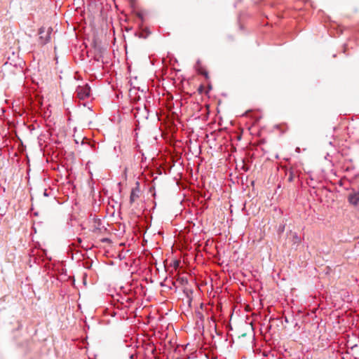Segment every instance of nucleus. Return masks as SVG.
Listing matches in <instances>:
<instances>
[{
    "mask_svg": "<svg viewBox=\"0 0 359 359\" xmlns=\"http://www.w3.org/2000/svg\"><path fill=\"white\" fill-rule=\"evenodd\" d=\"M292 177H289V180H290V181H291V180H292Z\"/></svg>",
    "mask_w": 359,
    "mask_h": 359,
    "instance_id": "obj_10",
    "label": "nucleus"
},
{
    "mask_svg": "<svg viewBox=\"0 0 359 359\" xmlns=\"http://www.w3.org/2000/svg\"><path fill=\"white\" fill-rule=\"evenodd\" d=\"M139 189H133L130 196V203H133L139 198Z\"/></svg>",
    "mask_w": 359,
    "mask_h": 359,
    "instance_id": "obj_3",
    "label": "nucleus"
},
{
    "mask_svg": "<svg viewBox=\"0 0 359 359\" xmlns=\"http://www.w3.org/2000/svg\"><path fill=\"white\" fill-rule=\"evenodd\" d=\"M348 201L350 203L353 205H357L359 202V195L358 194H350L348 196Z\"/></svg>",
    "mask_w": 359,
    "mask_h": 359,
    "instance_id": "obj_4",
    "label": "nucleus"
},
{
    "mask_svg": "<svg viewBox=\"0 0 359 359\" xmlns=\"http://www.w3.org/2000/svg\"><path fill=\"white\" fill-rule=\"evenodd\" d=\"M90 91V88L86 85L84 86H79L76 88V93L79 99L84 100L89 97Z\"/></svg>",
    "mask_w": 359,
    "mask_h": 359,
    "instance_id": "obj_2",
    "label": "nucleus"
},
{
    "mask_svg": "<svg viewBox=\"0 0 359 359\" xmlns=\"http://www.w3.org/2000/svg\"><path fill=\"white\" fill-rule=\"evenodd\" d=\"M293 238H294L295 242H297V243L300 242V238H299V237L297 236V234L296 233H294Z\"/></svg>",
    "mask_w": 359,
    "mask_h": 359,
    "instance_id": "obj_5",
    "label": "nucleus"
},
{
    "mask_svg": "<svg viewBox=\"0 0 359 359\" xmlns=\"http://www.w3.org/2000/svg\"><path fill=\"white\" fill-rule=\"evenodd\" d=\"M284 228H285V226H283V227H281V228L280 229V231H284Z\"/></svg>",
    "mask_w": 359,
    "mask_h": 359,
    "instance_id": "obj_7",
    "label": "nucleus"
},
{
    "mask_svg": "<svg viewBox=\"0 0 359 359\" xmlns=\"http://www.w3.org/2000/svg\"><path fill=\"white\" fill-rule=\"evenodd\" d=\"M43 196H48V192H47V190H46V189H45V190H44V191H43Z\"/></svg>",
    "mask_w": 359,
    "mask_h": 359,
    "instance_id": "obj_6",
    "label": "nucleus"
},
{
    "mask_svg": "<svg viewBox=\"0 0 359 359\" xmlns=\"http://www.w3.org/2000/svg\"><path fill=\"white\" fill-rule=\"evenodd\" d=\"M52 28L49 27L46 31L44 27H41L39 30V42L41 44H46L49 42L50 39V34Z\"/></svg>",
    "mask_w": 359,
    "mask_h": 359,
    "instance_id": "obj_1",
    "label": "nucleus"
},
{
    "mask_svg": "<svg viewBox=\"0 0 359 359\" xmlns=\"http://www.w3.org/2000/svg\"><path fill=\"white\" fill-rule=\"evenodd\" d=\"M296 151H297V152H299V151H300L299 148V147H297V148L296 149Z\"/></svg>",
    "mask_w": 359,
    "mask_h": 359,
    "instance_id": "obj_8",
    "label": "nucleus"
},
{
    "mask_svg": "<svg viewBox=\"0 0 359 359\" xmlns=\"http://www.w3.org/2000/svg\"><path fill=\"white\" fill-rule=\"evenodd\" d=\"M197 65H200V61L199 60H198Z\"/></svg>",
    "mask_w": 359,
    "mask_h": 359,
    "instance_id": "obj_11",
    "label": "nucleus"
},
{
    "mask_svg": "<svg viewBox=\"0 0 359 359\" xmlns=\"http://www.w3.org/2000/svg\"><path fill=\"white\" fill-rule=\"evenodd\" d=\"M203 74H204V75H205V76H208V73H207V72H204Z\"/></svg>",
    "mask_w": 359,
    "mask_h": 359,
    "instance_id": "obj_9",
    "label": "nucleus"
}]
</instances>
